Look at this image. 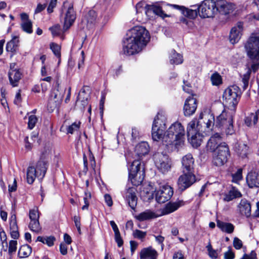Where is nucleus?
I'll return each instance as SVG.
<instances>
[{"label": "nucleus", "instance_id": "obj_48", "mask_svg": "<svg viewBox=\"0 0 259 259\" xmlns=\"http://www.w3.org/2000/svg\"><path fill=\"white\" fill-rule=\"evenodd\" d=\"M80 122H75L69 125L67 128V133L72 134L75 131L79 130L80 125Z\"/></svg>", "mask_w": 259, "mask_h": 259}, {"label": "nucleus", "instance_id": "obj_42", "mask_svg": "<svg viewBox=\"0 0 259 259\" xmlns=\"http://www.w3.org/2000/svg\"><path fill=\"white\" fill-rule=\"evenodd\" d=\"M257 113L256 112L251 113L248 116L245 117L244 122L247 126H249L251 125L252 121H253L254 124H255L257 123Z\"/></svg>", "mask_w": 259, "mask_h": 259}, {"label": "nucleus", "instance_id": "obj_27", "mask_svg": "<svg viewBox=\"0 0 259 259\" xmlns=\"http://www.w3.org/2000/svg\"><path fill=\"white\" fill-rule=\"evenodd\" d=\"M56 85L54 90L53 91L50 98H53V99L56 100H60L62 101L66 92L65 88H62L58 81L56 82Z\"/></svg>", "mask_w": 259, "mask_h": 259}, {"label": "nucleus", "instance_id": "obj_39", "mask_svg": "<svg viewBox=\"0 0 259 259\" xmlns=\"http://www.w3.org/2000/svg\"><path fill=\"white\" fill-rule=\"evenodd\" d=\"M32 248L28 244H24L20 247L18 251V256L20 258L27 257L31 253Z\"/></svg>", "mask_w": 259, "mask_h": 259}, {"label": "nucleus", "instance_id": "obj_56", "mask_svg": "<svg viewBox=\"0 0 259 259\" xmlns=\"http://www.w3.org/2000/svg\"><path fill=\"white\" fill-rule=\"evenodd\" d=\"M53 36H58L60 34V26L56 25L49 28Z\"/></svg>", "mask_w": 259, "mask_h": 259}, {"label": "nucleus", "instance_id": "obj_29", "mask_svg": "<svg viewBox=\"0 0 259 259\" xmlns=\"http://www.w3.org/2000/svg\"><path fill=\"white\" fill-rule=\"evenodd\" d=\"M241 214L249 217L251 215V204L246 199H242L238 206Z\"/></svg>", "mask_w": 259, "mask_h": 259}, {"label": "nucleus", "instance_id": "obj_8", "mask_svg": "<svg viewBox=\"0 0 259 259\" xmlns=\"http://www.w3.org/2000/svg\"><path fill=\"white\" fill-rule=\"evenodd\" d=\"M166 117L162 114L158 113L154 119L152 127V138L154 141H162L164 132L166 128Z\"/></svg>", "mask_w": 259, "mask_h": 259}, {"label": "nucleus", "instance_id": "obj_7", "mask_svg": "<svg viewBox=\"0 0 259 259\" xmlns=\"http://www.w3.org/2000/svg\"><path fill=\"white\" fill-rule=\"evenodd\" d=\"M142 168L140 161L134 160L128 167V180L133 185L138 186L140 185L144 179V170Z\"/></svg>", "mask_w": 259, "mask_h": 259}, {"label": "nucleus", "instance_id": "obj_5", "mask_svg": "<svg viewBox=\"0 0 259 259\" xmlns=\"http://www.w3.org/2000/svg\"><path fill=\"white\" fill-rule=\"evenodd\" d=\"M235 114V112L230 110H224L216 118V126L222 130H224L227 135H232L235 133V130L233 125Z\"/></svg>", "mask_w": 259, "mask_h": 259}, {"label": "nucleus", "instance_id": "obj_11", "mask_svg": "<svg viewBox=\"0 0 259 259\" xmlns=\"http://www.w3.org/2000/svg\"><path fill=\"white\" fill-rule=\"evenodd\" d=\"M155 165L162 173L164 174L170 170L171 163L168 156L163 153H157L154 156Z\"/></svg>", "mask_w": 259, "mask_h": 259}, {"label": "nucleus", "instance_id": "obj_40", "mask_svg": "<svg viewBox=\"0 0 259 259\" xmlns=\"http://www.w3.org/2000/svg\"><path fill=\"white\" fill-rule=\"evenodd\" d=\"M169 58L170 62L171 64L178 65L182 63L183 62V56L181 54L177 53L174 50L171 51Z\"/></svg>", "mask_w": 259, "mask_h": 259}, {"label": "nucleus", "instance_id": "obj_2", "mask_svg": "<svg viewBox=\"0 0 259 259\" xmlns=\"http://www.w3.org/2000/svg\"><path fill=\"white\" fill-rule=\"evenodd\" d=\"M185 132L184 126L179 122L172 123L164 132L162 144L168 150L177 151L185 143Z\"/></svg>", "mask_w": 259, "mask_h": 259}, {"label": "nucleus", "instance_id": "obj_61", "mask_svg": "<svg viewBox=\"0 0 259 259\" xmlns=\"http://www.w3.org/2000/svg\"><path fill=\"white\" fill-rule=\"evenodd\" d=\"M56 238L53 236H50L46 238L45 244H47L49 246H52L54 244V241Z\"/></svg>", "mask_w": 259, "mask_h": 259}, {"label": "nucleus", "instance_id": "obj_46", "mask_svg": "<svg viewBox=\"0 0 259 259\" xmlns=\"http://www.w3.org/2000/svg\"><path fill=\"white\" fill-rule=\"evenodd\" d=\"M10 233L11 237L14 239H17L20 236L17 225H10Z\"/></svg>", "mask_w": 259, "mask_h": 259}, {"label": "nucleus", "instance_id": "obj_10", "mask_svg": "<svg viewBox=\"0 0 259 259\" xmlns=\"http://www.w3.org/2000/svg\"><path fill=\"white\" fill-rule=\"evenodd\" d=\"M230 156V152L228 145L225 143L220 144L213 158V164L218 166L226 163Z\"/></svg>", "mask_w": 259, "mask_h": 259}, {"label": "nucleus", "instance_id": "obj_36", "mask_svg": "<svg viewBox=\"0 0 259 259\" xmlns=\"http://www.w3.org/2000/svg\"><path fill=\"white\" fill-rule=\"evenodd\" d=\"M217 225L222 231L231 234L234 230V225L229 223H226L220 220L217 221Z\"/></svg>", "mask_w": 259, "mask_h": 259}, {"label": "nucleus", "instance_id": "obj_31", "mask_svg": "<svg viewBox=\"0 0 259 259\" xmlns=\"http://www.w3.org/2000/svg\"><path fill=\"white\" fill-rule=\"evenodd\" d=\"M149 151V146L147 142H141L138 144L135 147V152L139 157L147 154Z\"/></svg>", "mask_w": 259, "mask_h": 259}, {"label": "nucleus", "instance_id": "obj_62", "mask_svg": "<svg viewBox=\"0 0 259 259\" xmlns=\"http://www.w3.org/2000/svg\"><path fill=\"white\" fill-rule=\"evenodd\" d=\"M104 199L106 203L108 206H111L113 205V201L111 196L108 194L104 195Z\"/></svg>", "mask_w": 259, "mask_h": 259}, {"label": "nucleus", "instance_id": "obj_50", "mask_svg": "<svg viewBox=\"0 0 259 259\" xmlns=\"http://www.w3.org/2000/svg\"><path fill=\"white\" fill-rule=\"evenodd\" d=\"M17 241L16 240H11L9 243L8 253L10 255L15 252L17 250Z\"/></svg>", "mask_w": 259, "mask_h": 259}, {"label": "nucleus", "instance_id": "obj_47", "mask_svg": "<svg viewBox=\"0 0 259 259\" xmlns=\"http://www.w3.org/2000/svg\"><path fill=\"white\" fill-rule=\"evenodd\" d=\"M232 182L237 183L239 181L242 179V170L241 168L238 169L237 171L232 174Z\"/></svg>", "mask_w": 259, "mask_h": 259}, {"label": "nucleus", "instance_id": "obj_60", "mask_svg": "<svg viewBox=\"0 0 259 259\" xmlns=\"http://www.w3.org/2000/svg\"><path fill=\"white\" fill-rule=\"evenodd\" d=\"M57 0H51L47 8L48 13H51L53 12V9L56 7Z\"/></svg>", "mask_w": 259, "mask_h": 259}, {"label": "nucleus", "instance_id": "obj_33", "mask_svg": "<svg viewBox=\"0 0 259 259\" xmlns=\"http://www.w3.org/2000/svg\"><path fill=\"white\" fill-rule=\"evenodd\" d=\"M19 42L18 37L17 36H14L6 45L7 51L12 53L10 56L11 58L17 50Z\"/></svg>", "mask_w": 259, "mask_h": 259}, {"label": "nucleus", "instance_id": "obj_13", "mask_svg": "<svg viewBox=\"0 0 259 259\" xmlns=\"http://www.w3.org/2000/svg\"><path fill=\"white\" fill-rule=\"evenodd\" d=\"M30 222L29 224V229L33 232L39 233L41 228L39 222V212L38 209H31L29 210V213Z\"/></svg>", "mask_w": 259, "mask_h": 259}, {"label": "nucleus", "instance_id": "obj_25", "mask_svg": "<svg viewBox=\"0 0 259 259\" xmlns=\"http://www.w3.org/2000/svg\"><path fill=\"white\" fill-rule=\"evenodd\" d=\"M203 128L200 121L197 120H192L188 124L187 127V137H190L191 135L197 132H202Z\"/></svg>", "mask_w": 259, "mask_h": 259}, {"label": "nucleus", "instance_id": "obj_16", "mask_svg": "<svg viewBox=\"0 0 259 259\" xmlns=\"http://www.w3.org/2000/svg\"><path fill=\"white\" fill-rule=\"evenodd\" d=\"M137 190L135 187H129L126 189L125 194V199L130 207L133 210L135 209L137 205Z\"/></svg>", "mask_w": 259, "mask_h": 259}, {"label": "nucleus", "instance_id": "obj_4", "mask_svg": "<svg viewBox=\"0 0 259 259\" xmlns=\"http://www.w3.org/2000/svg\"><path fill=\"white\" fill-rule=\"evenodd\" d=\"M49 157L44 153H42L39 159L36 162L35 167L29 166L27 169L26 178L28 184H32L37 177L42 179L46 174L49 166Z\"/></svg>", "mask_w": 259, "mask_h": 259}, {"label": "nucleus", "instance_id": "obj_63", "mask_svg": "<svg viewBox=\"0 0 259 259\" xmlns=\"http://www.w3.org/2000/svg\"><path fill=\"white\" fill-rule=\"evenodd\" d=\"M138 245V243L135 241L131 240L130 241V247H131V251L132 253V254H133L135 250H136L137 247Z\"/></svg>", "mask_w": 259, "mask_h": 259}, {"label": "nucleus", "instance_id": "obj_41", "mask_svg": "<svg viewBox=\"0 0 259 259\" xmlns=\"http://www.w3.org/2000/svg\"><path fill=\"white\" fill-rule=\"evenodd\" d=\"M62 101L53 99V98H49L48 102V109L49 112H52L56 109H58L61 104Z\"/></svg>", "mask_w": 259, "mask_h": 259}, {"label": "nucleus", "instance_id": "obj_1", "mask_svg": "<svg viewBox=\"0 0 259 259\" xmlns=\"http://www.w3.org/2000/svg\"><path fill=\"white\" fill-rule=\"evenodd\" d=\"M131 35L123 40V52L133 55L142 51L150 39L149 31L142 26H137L130 30Z\"/></svg>", "mask_w": 259, "mask_h": 259}, {"label": "nucleus", "instance_id": "obj_22", "mask_svg": "<svg viewBox=\"0 0 259 259\" xmlns=\"http://www.w3.org/2000/svg\"><path fill=\"white\" fill-rule=\"evenodd\" d=\"M218 13L221 15H226L232 13L234 10V6L225 0H217Z\"/></svg>", "mask_w": 259, "mask_h": 259}, {"label": "nucleus", "instance_id": "obj_15", "mask_svg": "<svg viewBox=\"0 0 259 259\" xmlns=\"http://www.w3.org/2000/svg\"><path fill=\"white\" fill-rule=\"evenodd\" d=\"M197 107L196 99L189 97L186 100L183 107L184 114L185 116H190L196 111Z\"/></svg>", "mask_w": 259, "mask_h": 259}, {"label": "nucleus", "instance_id": "obj_21", "mask_svg": "<svg viewBox=\"0 0 259 259\" xmlns=\"http://www.w3.org/2000/svg\"><path fill=\"white\" fill-rule=\"evenodd\" d=\"M76 19V14L73 9V5L70 4L66 12L63 29L65 31L68 29L73 24Z\"/></svg>", "mask_w": 259, "mask_h": 259}, {"label": "nucleus", "instance_id": "obj_38", "mask_svg": "<svg viewBox=\"0 0 259 259\" xmlns=\"http://www.w3.org/2000/svg\"><path fill=\"white\" fill-rule=\"evenodd\" d=\"M241 193L234 187H232L228 193L225 194L224 200L229 202L235 198L241 197Z\"/></svg>", "mask_w": 259, "mask_h": 259}, {"label": "nucleus", "instance_id": "obj_49", "mask_svg": "<svg viewBox=\"0 0 259 259\" xmlns=\"http://www.w3.org/2000/svg\"><path fill=\"white\" fill-rule=\"evenodd\" d=\"M147 235L146 232H143L140 230L136 229L133 232V236L135 238L143 240Z\"/></svg>", "mask_w": 259, "mask_h": 259}, {"label": "nucleus", "instance_id": "obj_44", "mask_svg": "<svg viewBox=\"0 0 259 259\" xmlns=\"http://www.w3.org/2000/svg\"><path fill=\"white\" fill-rule=\"evenodd\" d=\"M210 80L213 85L218 86L222 83V77L217 72H215L211 75Z\"/></svg>", "mask_w": 259, "mask_h": 259}, {"label": "nucleus", "instance_id": "obj_54", "mask_svg": "<svg viewBox=\"0 0 259 259\" xmlns=\"http://www.w3.org/2000/svg\"><path fill=\"white\" fill-rule=\"evenodd\" d=\"M214 118L213 117L212 118V120L211 119H208L207 121L205 123L204 122V124H205V128L204 130H203L202 132H208L211 129V125H214Z\"/></svg>", "mask_w": 259, "mask_h": 259}, {"label": "nucleus", "instance_id": "obj_57", "mask_svg": "<svg viewBox=\"0 0 259 259\" xmlns=\"http://www.w3.org/2000/svg\"><path fill=\"white\" fill-rule=\"evenodd\" d=\"M73 221L74 222L75 226L77 229V231L79 234L81 233V223H80V217L79 216L75 215L73 217Z\"/></svg>", "mask_w": 259, "mask_h": 259}, {"label": "nucleus", "instance_id": "obj_3", "mask_svg": "<svg viewBox=\"0 0 259 259\" xmlns=\"http://www.w3.org/2000/svg\"><path fill=\"white\" fill-rule=\"evenodd\" d=\"M247 57L251 62L248 73L259 69V32L252 33L244 45Z\"/></svg>", "mask_w": 259, "mask_h": 259}, {"label": "nucleus", "instance_id": "obj_9", "mask_svg": "<svg viewBox=\"0 0 259 259\" xmlns=\"http://www.w3.org/2000/svg\"><path fill=\"white\" fill-rule=\"evenodd\" d=\"M217 0H204L197 7L199 15L202 18H213L218 13Z\"/></svg>", "mask_w": 259, "mask_h": 259}, {"label": "nucleus", "instance_id": "obj_52", "mask_svg": "<svg viewBox=\"0 0 259 259\" xmlns=\"http://www.w3.org/2000/svg\"><path fill=\"white\" fill-rule=\"evenodd\" d=\"M85 196L83 198L84 205L82 207V210L88 209L89 206V200L91 198V194L89 192H84Z\"/></svg>", "mask_w": 259, "mask_h": 259}, {"label": "nucleus", "instance_id": "obj_64", "mask_svg": "<svg viewBox=\"0 0 259 259\" xmlns=\"http://www.w3.org/2000/svg\"><path fill=\"white\" fill-rule=\"evenodd\" d=\"M60 251L62 255H66L67 253V247L66 245L61 243L59 246Z\"/></svg>", "mask_w": 259, "mask_h": 259}, {"label": "nucleus", "instance_id": "obj_59", "mask_svg": "<svg viewBox=\"0 0 259 259\" xmlns=\"http://www.w3.org/2000/svg\"><path fill=\"white\" fill-rule=\"evenodd\" d=\"M234 257L235 254L232 251L231 247H229L228 251H226L224 253V258L225 259H234Z\"/></svg>", "mask_w": 259, "mask_h": 259}, {"label": "nucleus", "instance_id": "obj_37", "mask_svg": "<svg viewBox=\"0 0 259 259\" xmlns=\"http://www.w3.org/2000/svg\"><path fill=\"white\" fill-rule=\"evenodd\" d=\"M97 18V14L94 10H90L84 16L88 27L92 28L95 24Z\"/></svg>", "mask_w": 259, "mask_h": 259}, {"label": "nucleus", "instance_id": "obj_24", "mask_svg": "<svg viewBox=\"0 0 259 259\" xmlns=\"http://www.w3.org/2000/svg\"><path fill=\"white\" fill-rule=\"evenodd\" d=\"M158 253L152 246L143 248L140 252V259H157Z\"/></svg>", "mask_w": 259, "mask_h": 259}, {"label": "nucleus", "instance_id": "obj_34", "mask_svg": "<svg viewBox=\"0 0 259 259\" xmlns=\"http://www.w3.org/2000/svg\"><path fill=\"white\" fill-rule=\"evenodd\" d=\"M156 217L157 215L155 213L150 209H147L135 217L137 220L141 222L152 219Z\"/></svg>", "mask_w": 259, "mask_h": 259}, {"label": "nucleus", "instance_id": "obj_14", "mask_svg": "<svg viewBox=\"0 0 259 259\" xmlns=\"http://www.w3.org/2000/svg\"><path fill=\"white\" fill-rule=\"evenodd\" d=\"M174 192L171 187H164L156 194V200L159 203H163L169 200L172 196Z\"/></svg>", "mask_w": 259, "mask_h": 259}, {"label": "nucleus", "instance_id": "obj_43", "mask_svg": "<svg viewBox=\"0 0 259 259\" xmlns=\"http://www.w3.org/2000/svg\"><path fill=\"white\" fill-rule=\"evenodd\" d=\"M50 49L54 54L59 58V63H60L61 60V47L56 43L52 42L50 44Z\"/></svg>", "mask_w": 259, "mask_h": 259}, {"label": "nucleus", "instance_id": "obj_19", "mask_svg": "<svg viewBox=\"0 0 259 259\" xmlns=\"http://www.w3.org/2000/svg\"><path fill=\"white\" fill-rule=\"evenodd\" d=\"M222 137L219 133H215L212 135L208 140L206 145V149L211 152H214L217 150L220 144L223 143Z\"/></svg>", "mask_w": 259, "mask_h": 259}, {"label": "nucleus", "instance_id": "obj_30", "mask_svg": "<svg viewBox=\"0 0 259 259\" xmlns=\"http://www.w3.org/2000/svg\"><path fill=\"white\" fill-rule=\"evenodd\" d=\"M249 147L244 143H236L234 146V150L238 155L243 158L247 157Z\"/></svg>", "mask_w": 259, "mask_h": 259}, {"label": "nucleus", "instance_id": "obj_51", "mask_svg": "<svg viewBox=\"0 0 259 259\" xmlns=\"http://www.w3.org/2000/svg\"><path fill=\"white\" fill-rule=\"evenodd\" d=\"M1 241L2 242V247H4V244H5V249H4V251H7L8 247L7 238L5 232L2 230L0 232Z\"/></svg>", "mask_w": 259, "mask_h": 259}, {"label": "nucleus", "instance_id": "obj_45", "mask_svg": "<svg viewBox=\"0 0 259 259\" xmlns=\"http://www.w3.org/2000/svg\"><path fill=\"white\" fill-rule=\"evenodd\" d=\"M21 27L22 29L27 33H31L32 30V24L31 21H26L22 22L21 24Z\"/></svg>", "mask_w": 259, "mask_h": 259}, {"label": "nucleus", "instance_id": "obj_32", "mask_svg": "<svg viewBox=\"0 0 259 259\" xmlns=\"http://www.w3.org/2000/svg\"><path fill=\"white\" fill-rule=\"evenodd\" d=\"M203 137L200 132H197L188 137V139L194 148H198L201 144Z\"/></svg>", "mask_w": 259, "mask_h": 259}, {"label": "nucleus", "instance_id": "obj_26", "mask_svg": "<svg viewBox=\"0 0 259 259\" xmlns=\"http://www.w3.org/2000/svg\"><path fill=\"white\" fill-rule=\"evenodd\" d=\"M21 73L18 69H12L11 66V70L9 71L8 76L10 83L13 87H16L18 85L19 80L21 78Z\"/></svg>", "mask_w": 259, "mask_h": 259}, {"label": "nucleus", "instance_id": "obj_23", "mask_svg": "<svg viewBox=\"0 0 259 259\" xmlns=\"http://www.w3.org/2000/svg\"><path fill=\"white\" fill-rule=\"evenodd\" d=\"M145 13L148 16H151L152 13L154 14L163 19L169 17L170 15L166 14L162 9L161 7L156 5H146L145 7Z\"/></svg>", "mask_w": 259, "mask_h": 259}, {"label": "nucleus", "instance_id": "obj_20", "mask_svg": "<svg viewBox=\"0 0 259 259\" xmlns=\"http://www.w3.org/2000/svg\"><path fill=\"white\" fill-rule=\"evenodd\" d=\"M182 172H194V159L191 154H188L182 159Z\"/></svg>", "mask_w": 259, "mask_h": 259}, {"label": "nucleus", "instance_id": "obj_28", "mask_svg": "<svg viewBox=\"0 0 259 259\" xmlns=\"http://www.w3.org/2000/svg\"><path fill=\"white\" fill-rule=\"evenodd\" d=\"M246 182L250 188L259 187V174L250 172L246 177Z\"/></svg>", "mask_w": 259, "mask_h": 259}, {"label": "nucleus", "instance_id": "obj_55", "mask_svg": "<svg viewBox=\"0 0 259 259\" xmlns=\"http://www.w3.org/2000/svg\"><path fill=\"white\" fill-rule=\"evenodd\" d=\"M233 246L236 249H240L243 246L242 241L238 238L235 237L233 239Z\"/></svg>", "mask_w": 259, "mask_h": 259}, {"label": "nucleus", "instance_id": "obj_6", "mask_svg": "<svg viewBox=\"0 0 259 259\" xmlns=\"http://www.w3.org/2000/svg\"><path fill=\"white\" fill-rule=\"evenodd\" d=\"M240 89L236 85L228 87L224 91L223 95V100L229 110L236 112V107L241 96Z\"/></svg>", "mask_w": 259, "mask_h": 259}, {"label": "nucleus", "instance_id": "obj_35", "mask_svg": "<svg viewBox=\"0 0 259 259\" xmlns=\"http://www.w3.org/2000/svg\"><path fill=\"white\" fill-rule=\"evenodd\" d=\"M182 203L181 201L178 202H169L165 204L163 211L164 214H169L177 210L181 206Z\"/></svg>", "mask_w": 259, "mask_h": 259}, {"label": "nucleus", "instance_id": "obj_58", "mask_svg": "<svg viewBox=\"0 0 259 259\" xmlns=\"http://www.w3.org/2000/svg\"><path fill=\"white\" fill-rule=\"evenodd\" d=\"M114 235L115 241L117 243L118 247H120L123 245V241L121 237L120 232L117 234H115Z\"/></svg>", "mask_w": 259, "mask_h": 259}, {"label": "nucleus", "instance_id": "obj_12", "mask_svg": "<svg viewBox=\"0 0 259 259\" xmlns=\"http://www.w3.org/2000/svg\"><path fill=\"white\" fill-rule=\"evenodd\" d=\"M196 182V176L194 172H183L178 180V190L183 192Z\"/></svg>", "mask_w": 259, "mask_h": 259}, {"label": "nucleus", "instance_id": "obj_17", "mask_svg": "<svg viewBox=\"0 0 259 259\" xmlns=\"http://www.w3.org/2000/svg\"><path fill=\"white\" fill-rule=\"evenodd\" d=\"M167 5L180 10L181 12V13L185 17L190 19H195L197 17L199 13V10L197 9V7L195 9H192L177 5L167 4Z\"/></svg>", "mask_w": 259, "mask_h": 259}, {"label": "nucleus", "instance_id": "obj_53", "mask_svg": "<svg viewBox=\"0 0 259 259\" xmlns=\"http://www.w3.org/2000/svg\"><path fill=\"white\" fill-rule=\"evenodd\" d=\"M37 121V118L35 115H31L29 116L28 127L30 129H32Z\"/></svg>", "mask_w": 259, "mask_h": 259}, {"label": "nucleus", "instance_id": "obj_18", "mask_svg": "<svg viewBox=\"0 0 259 259\" xmlns=\"http://www.w3.org/2000/svg\"><path fill=\"white\" fill-rule=\"evenodd\" d=\"M243 24L241 22H238L236 26L233 27L230 32L229 39L231 44L237 43L242 35Z\"/></svg>", "mask_w": 259, "mask_h": 259}]
</instances>
